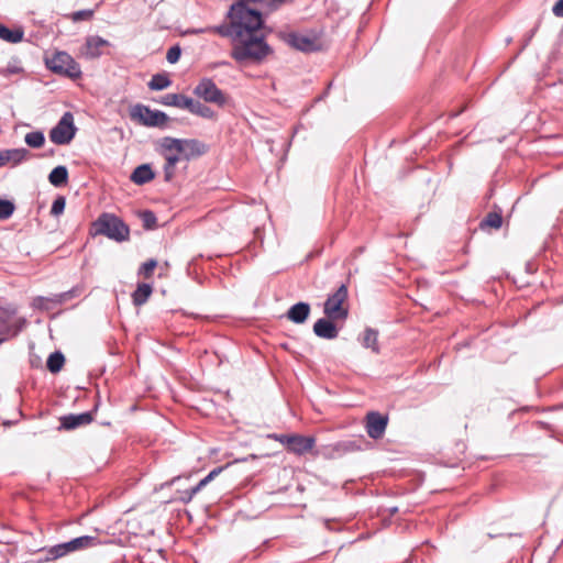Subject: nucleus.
<instances>
[{"instance_id":"nucleus-1","label":"nucleus","mask_w":563,"mask_h":563,"mask_svg":"<svg viewBox=\"0 0 563 563\" xmlns=\"http://www.w3.org/2000/svg\"><path fill=\"white\" fill-rule=\"evenodd\" d=\"M271 53L272 48L265 42L264 34L256 33L236 37L230 55L235 62L243 64L246 62L261 63Z\"/></svg>"},{"instance_id":"nucleus-2","label":"nucleus","mask_w":563,"mask_h":563,"mask_svg":"<svg viewBox=\"0 0 563 563\" xmlns=\"http://www.w3.org/2000/svg\"><path fill=\"white\" fill-rule=\"evenodd\" d=\"M228 19L233 22L238 38L249 34L263 33L264 20L262 13L256 9L250 8L244 0H240L231 5Z\"/></svg>"},{"instance_id":"nucleus-3","label":"nucleus","mask_w":563,"mask_h":563,"mask_svg":"<svg viewBox=\"0 0 563 563\" xmlns=\"http://www.w3.org/2000/svg\"><path fill=\"white\" fill-rule=\"evenodd\" d=\"M93 235H104L110 240L123 242L130 238L129 227L112 213H102L92 223Z\"/></svg>"},{"instance_id":"nucleus-4","label":"nucleus","mask_w":563,"mask_h":563,"mask_svg":"<svg viewBox=\"0 0 563 563\" xmlns=\"http://www.w3.org/2000/svg\"><path fill=\"white\" fill-rule=\"evenodd\" d=\"M192 92L198 99L203 100V102L216 104L219 108L225 107L230 101L229 95L220 89L210 77L201 78L195 86Z\"/></svg>"},{"instance_id":"nucleus-5","label":"nucleus","mask_w":563,"mask_h":563,"mask_svg":"<svg viewBox=\"0 0 563 563\" xmlns=\"http://www.w3.org/2000/svg\"><path fill=\"white\" fill-rule=\"evenodd\" d=\"M45 65L53 73L68 78L81 76L79 64L66 52H55L51 57H46Z\"/></svg>"},{"instance_id":"nucleus-6","label":"nucleus","mask_w":563,"mask_h":563,"mask_svg":"<svg viewBox=\"0 0 563 563\" xmlns=\"http://www.w3.org/2000/svg\"><path fill=\"white\" fill-rule=\"evenodd\" d=\"M130 118L148 128H165L169 121L165 112L152 110L142 103H137L130 109Z\"/></svg>"},{"instance_id":"nucleus-7","label":"nucleus","mask_w":563,"mask_h":563,"mask_svg":"<svg viewBox=\"0 0 563 563\" xmlns=\"http://www.w3.org/2000/svg\"><path fill=\"white\" fill-rule=\"evenodd\" d=\"M99 544V540L93 536H81L75 538L70 541L63 542L56 545H53L48 549V555L52 559H59L69 553L84 551L90 548H93Z\"/></svg>"},{"instance_id":"nucleus-8","label":"nucleus","mask_w":563,"mask_h":563,"mask_svg":"<svg viewBox=\"0 0 563 563\" xmlns=\"http://www.w3.org/2000/svg\"><path fill=\"white\" fill-rule=\"evenodd\" d=\"M77 133L71 112H65L57 124L49 131V140L56 145L69 144Z\"/></svg>"},{"instance_id":"nucleus-9","label":"nucleus","mask_w":563,"mask_h":563,"mask_svg":"<svg viewBox=\"0 0 563 563\" xmlns=\"http://www.w3.org/2000/svg\"><path fill=\"white\" fill-rule=\"evenodd\" d=\"M347 294V286L342 284L335 292L328 296L323 305V312L329 319L345 320L347 318L349 310L343 307Z\"/></svg>"},{"instance_id":"nucleus-10","label":"nucleus","mask_w":563,"mask_h":563,"mask_svg":"<svg viewBox=\"0 0 563 563\" xmlns=\"http://www.w3.org/2000/svg\"><path fill=\"white\" fill-rule=\"evenodd\" d=\"M388 424V416L369 411L365 417V430L373 440L382 439Z\"/></svg>"},{"instance_id":"nucleus-11","label":"nucleus","mask_w":563,"mask_h":563,"mask_svg":"<svg viewBox=\"0 0 563 563\" xmlns=\"http://www.w3.org/2000/svg\"><path fill=\"white\" fill-rule=\"evenodd\" d=\"M109 45V41L98 35H90L81 47V54L88 59H96L102 55V48Z\"/></svg>"},{"instance_id":"nucleus-12","label":"nucleus","mask_w":563,"mask_h":563,"mask_svg":"<svg viewBox=\"0 0 563 563\" xmlns=\"http://www.w3.org/2000/svg\"><path fill=\"white\" fill-rule=\"evenodd\" d=\"M198 142L195 140H181L170 136H165L161 140V154L165 156V153L181 155L185 150V145H196Z\"/></svg>"},{"instance_id":"nucleus-13","label":"nucleus","mask_w":563,"mask_h":563,"mask_svg":"<svg viewBox=\"0 0 563 563\" xmlns=\"http://www.w3.org/2000/svg\"><path fill=\"white\" fill-rule=\"evenodd\" d=\"M334 320L335 319H329L327 316L325 318L318 319L313 324L314 334L327 340L335 339L339 334V330L333 322Z\"/></svg>"},{"instance_id":"nucleus-14","label":"nucleus","mask_w":563,"mask_h":563,"mask_svg":"<svg viewBox=\"0 0 563 563\" xmlns=\"http://www.w3.org/2000/svg\"><path fill=\"white\" fill-rule=\"evenodd\" d=\"M59 420L62 429L74 430L78 427L89 424L93 420V417L91 412H81L63 416Z\"/></svg>"},{"instance_id":"nucleus-15","label":"nucleus","mask_w":563,"mask_h":563,"mask_svg":"<svg viewBox=\"0 0 563 563\" xmlns=\"http://www.w3.org/2000/svg\"><path fill=\"white\" fill-rule=\"evenodd\" d=\"M314 438L294 434L289 439L288 450L296 454H305L314 446Z\"/></svg>"},{"instance_id":"nucleus-16","label":"nucleus","mask_w":563,"mask_h":563,"mask_svg":"<svg viewBox=\"0 0 563 563\" xmlns=\"http://www.w3.org/2000/svg\"><path fill=\"white\" fill-rule=\"evenodd\" d=\"M156 102L163 106L187 110L188 107L191 106V98L181 93H166L157 99Z\"/></svg>"},{"instance_id":"nucleus-17","label":"nucleus","mask_w":563,"mask_h":563,"mask_svg":"<svg viewBox=\"0 0 563 563\" xmlns=\"http://www.w3.org/2000/svg\"><path fill=\"white\" fill-rule=\"evenodd\" d=\"M310 313V305L308 302H297L292 305L287 311V318L294 323H303Z\"/></svg>"},{"instance_id":"nucleus-18","label":"nucleus","mask_w":563,"mask_h":563,"mask_svg":"<svg viewBox=\"0 0 563 563\" xmlns=\"http://www.w3.org/2000/svg\"><path fill=\"white\" fill-rule=\"evenodd\" d=\"M1 155H2L3 166L7 165L8 163H11L12 166H16L27 159L30 152L23 147L9 148V150H2Z\"/></svg>"},{"instance_id":"nucleus-19","label":"nucleus","mask_w":563,"mask_h":563,"mask_svg":"<svg viewBox=\"0 0 563 563\" xmlns=\"http://www.w3.org/2000/svg\"><path fill=\"white\" fill-rule=\"evenodd\" d=\"M155 177V174L152 169V167L148 164H143L137 166L132 175L131 180L136 185H144L151 180H153Z\"/></svg>"},{"instance_id":"nucleus-20","label":"nucleus","mask_w":563,"mask_h":563,"mask_svg":"<svg viewBox=\"0 0 563 563\" xmlns=\"http://www.w3.org/2000/svg\"><path fill=\"white\" fill-rule=\"evenodd\" d=\"M165 164L163 166L164 180L169 183L176 175V165L180 161V156L177 154L165 153Z\"/></svg>"},{"instance_id":"nucleus-21","label":"nucleus","mask_w":563,"mask_h":563,"mask_svg":"<svg viewBox=\"0 0 563 563\" xmlns=\"http://www.w3.org/2000/svg\"><path fill=\"white\" fill-rule=\"evenodd\" d=\"M190 113L201 117L203 119L216 120L217 113L207 104L194 100L191 98V106L187 109Z\"/></svg>"},{"instance_id":"nucleus-22","label":"nucleus","mask_w":563,"mask_h":563,"mask_svg":"<svg viewBox=\"0 0 563 563\" xmlns=\"http://www.w3.org/2000/svg\"><path fill=\"white\" fill-rule=\"evenodd\" d=\"M287 42L290 46L303 52L311 51L314 45L313 41L308 36L296 33L289 34Z\"/></svg>"},{"instance_id":"nucleus-23","label":"nucleus","mask_w":563,"mask_h":563,"mask_svg":"<svg viewBox=\"0 0 563 563\" xmlns=\"http://www.w3.org/2000/svg\"><path fill=\"white\" fill-rule=\"evenodd\" d=\"M48 181L56 188L63 187L68 181V170L66 166L59 165L49 173Z\"/></svg>"},{"instance_id":"nucleus-24","label":"nucleus","mask_w":563,"mask_h":563,"mask_svg":"<svg viewBox=\"0 0 563 563\" xmlns=\"http://www.w3.org/2000/svg\"><path fill=\"white\" fill-rule=\"evenodd\" d=\"M203 32H213V33H217V34H219V35H221L223 37H230L231 41H232V45L234 44V42L236 40L235 30H234L232 21H230L229 24H221V25H217V26H210V27H207V29L198 31V33H203Z\"/></svg>"},{"instance_id":"nucleus-25","label":"nucleus","mask_w":563,"mask_h":563,"mask_svg":"<svg viewBox=\"0 0 563 563\" xmlns=\"http://www.w3.org/2000/svg\"><path fill=\"white\" fill-rule=\"evenodd\" d=\"M153 289L150 284H139L134 292L132 294V300L135 306L144 305L150 298Z\"/></svg>"},{"instance_id":"nucleus-26","label":"nucleus","mask_w":563,"mask_h":563,"mask_svg":"<svg viewBox=\"0 0 563 563\" xmlns=\"http://www.w3.org/2000/svg\"><path fill=\"white\" fill-rule=\"evenodd\" d=\"M24 32L22 29L10 30L4 24L0 23V38L9 43H19L23 40Z\"/></svg>"},{"instance_id":"nucleus-27","label":"nucleus","mask_w":563,"mask_h":563,"mask_svg":"<svg viewBox=\"0 0 563 563\" xmlns=\"http://www.w3.org/2000/svg\"><path fill=\"white\" fill-rule=\"evenodd\" d=\"M64 363V354L59 351H56L48 356L46 367L51 373L56 374L63 368Z\"/></svg>"},{"instance_id":"nucleus-28","label":"nucleus","mask_w":563,"mask_h":563,"mask_svg":"<svg viewBox=\"0 0 563 563\" xmlns=\"http://www.w3.org/2000/svg\"><path fill=\"white\" fill-rule=\"evenodd\" d=\"M172 85V80L168 78L167 75L164 74H155L152 76L151 80L148 81L147 86L151 90H164L168 88Z\"/></svg>"},{"instance_id":"nucleus-29","label":"nucleus","mask_w":563,"mask_h":563,"mask_svg":"<svg viewBox=\"0 0 563 563\" xmlns=\"http://www.w3.org/2000/svg\"><path fill=\"white\" fill-rule=\"evenodd\" d=\"M378 332L374 329L367 328L364 331L362 344L366 349H371L373 352L378 353L379 347L377 343Z\"/></svg>"},{"instance_id":"nucleus-30","label":"nucleus","mask_w":563,"mask_h":563,"mask_svg":"<svg viewBox=\"0 0 563 563\" xmlns=\"http://www.w3.org/2000/svg\"><path fill=\"white\" fill-rule=\"evenodd\" d=\"M503 225V217L499 212H488L487 216L481 221V229L493 228L495 230L500 229Z\"/></svg>"},{"instance_id":"nucleus-31","label":"nucleus","mask_w":563,"mask_h":563,"mask_svg":"<svg viewBox=\"0 0 563 563\" xmlns=\"http://www.w3.org/2000/svg\"><path fill=\"white\" fill-rule=\"evenodd\" d=\"M24 142L32 148H41L45 143V136L42 131H32L25 134Z\"/></svg>"},{"instance_id":"nucleus-32","label":"nucleus","mask_w":563,"mask_h":563,"mask_svg":"<svg viewBox=\"0 0 563 563\" xmlns=\"http://www.w3.org/2000/svg\"><path fill=\"white\" fill-rule=\"evenodd\" d=\"M19 329H12L8 318L0 314V344L4 342L9 336L16 335Z\"/></svg>"},{"instance_id":"nucleus-33","label":"nucleus","mask_w":563,"mask_h":563,"mask_svg":"<svg viewBox=\"0 0 563 563\" xmlns=\"http://www.w3.org/2000/svg\"><path fill=\"white\" fill-rule=\"evenodd\" d=\"M330 448L333 452H336L339 454L360 450V445L356 444L355 441L351 440L336 442L330 445Z\"/></svg>"},{"instance_id":"nucleus-34","label":"nucleus","mask_w":563,"mask_h":563,"mask_svg":"<svg viewBox=\"0 0 563 563\" xmlns=\"http://www.w3.org/2000/svg\"><path fill=\"white\" fill-rule=\"evenodd\" d=\"M15 210V206L12 201L7 199H0V220L9 219Z\"/></svg>"},{"instance_id":"nucleus-35","label":"nucleus","mask_w":563,"mask_h":563,"mask_svg":"<svg viewBox=\"0 0 563 563\" xmlns=\"http://www.w3.org/2000/svg\"><path fill=\"white\" fill-rule=\"evenodd\" d=\"M77 295H78V290L76 288H73L68 291H64V292L54 295L52 297V302L54 305H62V303L68 301L69 299L76 297Z\"/></svg>"},{"instance_id":"nucleus-36","label":"nucleus","mask_w":563,"mask_h":563,"mask_svg":"<svg viewBox=\"0 0 563 563\" xmlns=\"http://www.w3.org/2000/svg\"><path fill=\"white\" fill-rule=\"evenodd\" d=\"M156 266L157 262L151 258L141 265L139 275H142L144 278H151Z\"/></svg>"},{"instance_id":"nucleus-37","label":"nucleus","mask_w":563,"mask_h":563,"mask_svg":"<svg viewBox=\"0 0 563 563\" xmlns=\"http://www.w3.org/2000/svg\"><path fill=\"white\" fill-rule=\"evenodd\" d=\"M93 16V10H79L70 14L73 22L88 21Z\"/></svg>"},{"instance_id":"nucleus-38","label":"nucleus","mask_w":563,"mask_h":563,"mask_svg":"<svg viewBox=\"0 0 563 563\" xmlns=\"http://www.w3.org/2000/svg\"><path fill=\"white\" fill-rule=\"evenodd\" d=\"M141 219L146 229H153L156 224V217L154 212L145 210L141 213Z\"/></svg>"},{"instance_id":"nucleus-39","label":"nucleus","mask_w":563,"mask_h":563,"mask_svg":"<svg viewBox=\"0 0 563 563\" xmlns=\"http://www.w3.org/2000/svg\"><path fill=\"white\" fill-rule=\"evenodd\" d=\"M65 205H66V201H65V198L63 196H58L53 205H52V208H51V213L53 216H59L60 213L64 212V209H65Z\"/></svg>"},{"instance_id":"nucleus-40","label":"nucleus","mask_w":563,"mask_h":563,"mask_svg":"<svg viewBox=\"0 0 563 563\" xmlns=\"http://www.w3.org/2000/svg\"><path fill=\"white\" fill-rule=\"evenodd\" d=\"M180 55H181V49L179 46L175 45V46H172L168 51H167V54H166V59L168 63L170 64H175L176 62H178V59L180 58Z\"/></svg>"},{"instance_id":"nucleus-41","label":"nucleus","mask_w":563,"mask_h":563,"mask_svg":"<svg viewBox=\"0 0 563 563\" xmlns=\"http://www.w3.org/2000/svg\"><path fill=\"white\" fill-rule=\"evenodd\" d=\"M34 303L37 308L46 309V310L51 309V303L54 305L52 302V297L48 298V297H42V296L35 298Z\"/></svg>"},{"instance_id":"nucleus-42","label":"nucleus","mask_w":563,"mask_h":563,"mask_svg":"<svg viewBox=\"0 0 563 563\" xmlns=\"http://www.w3.org/2000/svg\"><path fill=\"white\" fill-rule=\"evenodd\" d=\"M552 12L558 18H563V0H558L552 8Z\"/></svg>"},{"instance_id":"nucleus-43","label":"nucleus","mask_w":563,"mask_h":563,"mask_svg":"<svg viewBox=\"0 0 563 563\" xmlns=\"http://www.w3.org/2000/svg\"><path fill=\"white\" fill-rule=\"evenodd\" d=\"M194 497H195V494H191V489H186L180 493L179 500L184 504H188L192 500Z\"/></svg>"},{"instance_id":"nucleus-44","label":"nucleus","mask_w":563,"mask_h":563,"mask_svg":"<svg viewBox=\"0 0 563 563\" xmlns=\"http://www.w3.org/2000/svg\"><path fill=\"white\" fill-rule=\"evenodd\" d=\"M269 438H273L277 441H279L280 443L283 444H286L287 446L289 445V439L291 438V435H288V434H272L269 435Z\"/></svg>"},{"instance_id":"nucleus-45","label":"nucleus","mask_w":563,"mask_h":563,"mask_svg":"<svg viewBox=\"0 0 563 563\" xmlns=\"http://www.w3.org/2000/svg\"><path fill=\"white\" fill-rule=\"evenodd\" d=\"M227 466H218L213 468L208 475V479L211 482L213 481Z\"/></svg>"},{"instance_id":"nucleus-46","label":"nucleus","mask_w":563,"mask_h":563,"mask_svg":"<svg viewBox=\"0 0 563 563\" xmlns=\"http://www.w3.org/2000/svg\"><path fill=\"white\" fill-rule=\"evenodd\" d=\"M206 485L200 481L196 486H194L191 489V494H198Z\"/></svg>"},{"instance_id":"nucleus-47","label":"nucleus","mask_w":563,"mask_h":563,"mask_svg":"<svg viewBox=\"0 0 563 563\" xmlns=\"http://www.w3.org/2000/svg\"><path fill=\"white\" fill-rule=\"evenodd\" d=\"M7 71H8L9 74H19V73H21V71H22V68H21V67H18V66H12V67H11V66H8Z\"/></svg>"},{"instance_id":"nucleus-48","label":"nucleus","mask_w":563,"mask_h":563,"mask_svg":"<svg viewBox=\"0 0 563 563\" xmlns=\"http://www.w3.org/2000/svg\"><path fill=\"white\" fill-rule=\"evenodd\" d=\"M201 482H202L206 486L210 483V481L208 479V477H207V476H206V477H203V478L201 479Z\"/></svg>"},{"instance_id":"nucleus-49","label":"nucleus","mask_w":563,"mask_h":563,"mask_svg":"<svg viewBox=\"0 0 563 563\" xmlns=\"http://www.w3.org/2000/svg\"><path fill=\"white\" fill-rule=\"evenodd\" d=\"M227 64H228L227 62H221L218 65H227Z\"/></svg>"}]
</instances>
